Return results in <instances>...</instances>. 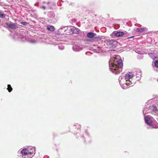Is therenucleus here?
<instances>
[{
  "mask_svg": "<svg viewBox=\"0 0 158 158\" xmlns=\"http://www.w3.org/2000/svg\"><path fill=\"white\" fill-rule=\"evenodd\" d=\"M35 147H30L27 148L21 149L17 152L18 157L21 158H31L35 153Z\"/></svg>",
  "mask_w": 158,
  "mask_h": 158,
  "instance_id": "f257e3e1",
  "label": "nucleus"
},
{
  "mask_svg": "<svg viewBox=\"0 0 158 158\" xmlns=\"http://www.w3.org/2000/svg\"><path fill=\"white\" fill-rule=\"evenodd\" d=\"M115 64L113 63L111 60L109 62V67L110 71L113 73L118 74L122 70L123 64L121 60L119 59L116 62Z\"/></svg>",
  "mask_w": 158,
  "mask_h": 158,
  "instance_id": "f03ea898",
  "label": "nucleus"
},
{
  "mask_svg": "<svg viewBox=\"0 0 158 158\" xmlns=\"http://www.w3.org/2000/svg\"><path fill=\"white\" fill-rule=\"evenodd\" d=\"M146 123L149 126L148 129L158 128V123L150 115L145 116L144 118Z\"/></svg>",
  "mask_w": 158,
  "mask_h": 158,
  "instance_id": "7ed1b4c3",
  "label": "nucleus"
},
{
  "mask_svg": "<svg viewBox=\"0 0 158 158\" xmlns=\"http://www.w3.org/2000/svg\"><path fill=\"white\" fill-rule=\"evenodd\" d=\"M158 111V109L156 106L155 104H146L143 110V113L144 115L149 113L151 112H153L156 113Z\"/></svg>",
  "mask_w": 158,
  "mask_h": 158,
  "instance_id": "20e7f679",
  "label": "nucleus"
},
{
  "mask_svg": "<svg viewBox=\"0 0 158 158\" xmlns=\"http://www.w3.org/2000/svg\"><path fill=\"white\" fill-rule=\"evenodd\" d=\"M134 75L132 72H129L127 74L124 76H121L119 78V81L120 85L126 82L127 81L131 80L132 78Z\"/></svg>",
  "mask_w": 158,
  "mask_h": 158,
  "instance_id": "39448f33",
  "label": "nucleus"
},
{
  "mask_svg": "<svg viewBox=\"0 0 158 158\" xmlns=\"http://www.w3.org/2000/svg\"><path fill=\"white\" fill-rule=\"evenodd\" d=\"M86 36L87 38H89L88 40L92 42L100 40L101 39L100 36H97L95 33L93 32H88Z\"/></svg>",
  "mask_w": 158,
  "mask_h": 158,
  "instance_id": "423d86ee",
  "label": "nucleus"
},
{
  "mask_svg": "<svg viewBox=\"0 0 158 158\" xmlns=\"http://www.w3.org/2000/svg\"><path fill=\"white\" fill-rule=\"evenodd\" d=\"M105 43L106 44L109 48H115L117 45V41L114 40H106Z\"/></svg>",
  "mask_w": 158,
  "mask_h": 158,
  "instance_id": "0eeeda50",
  "label": "nucleus"
},
{
  "mask_svg": "<svg viewBox=\"0 0 158 158\" xmlns=\"http://www.w3.org/2000/svg\"><path fill=\"white\" fill-rule=\"evenodd\" d=\"M83 140L85 142L90 143L91 142V137L90 135L89 132L87 130L85 131L82 137H81Z\"/></svg>",
  "mask_w": 158,
  "mask_h": 158,
  "instance_id": "6e6552de",
  "label": "nucleus"
},
{
  "mask_svg": "<svg viewBox=\"0 0 158 158\" xmlns=\"http://www.w3.org/2000/svg\"><path fill=\"white\" fill-rule=\"evenodd\" d=\"M135 83V81H133V79H131V80L127 81L126 82L120 85L122 88L123 89H126L128 88V86L130 87L133 86Z\"/></svg>",
  "mask_w": 158,
  "mask_h": 158,
  "instance_id": "1a4fd4ad",
  "label": "nucleus"
},
{
  "mask_svg": "<svg viewBox=\"0 0 158 158\" xmlns=\"http://www.w3.org/2000/svg\"><path fill=\"white\" fill-rule=\"evenodd\" d=\"M135 73H133L134 75V76H136V79L138 81L139 80L141 79V78L142 77V72L140 71V69H136V70L135 71Z\"/></svg>",
  "mask_w": 158,
  "mask_h": 158,
  "instance_id": "9d476101",
  "label": "nucleus"
},
{
  "mask_svg": "<svg viewBox=\"0 0 158 158\" xmlns=\"http://www.w3.org/2000/svg\"><path fill=\"white\" fill-rule=\"evenodd\" d=\"M6 24L8 27L13 30L16 29L17 27V23H14L11 22H9L6 23Z\"/></svg>",
  "mask_w": 158,
  "mask_h": 158,
  "instance_id": "9b49d317",
  "label": "nucleus"
},
{
  "mask_svg": "<svg viewBox=\"0 0 158 158\" xmlns=\"http://www.w3.org/2000/svg\"><path fill=\"white\" fill-rule=\"evenodd\" d=\"M69 30H70L73 34H78L80 31L79 29L74 27L69 26Z\"/></svg>",
  "mask_w": 158,
  "mask_h": 158,
  "instance_id": "f8f14e48",
  "label": "nucleus"
},
{
  "mask_svg": "<svg viewBox=\"0 0 158 158\" xmlns=\"http://www.w3.org/2000/svg\"><path fill=\"white\" fill-rule=\"evenodd\" d=\"M124 35V32L120 31H113L112 33V35H114V36L118 37H121Z\"/></svg>",
  "mask_w": 158,
  "mask_h": 158,
  "instance_id": "ddd939ff",
  "label": "nucleus"
},
{
  "mask_svg": "<svg viewBox=\"0 0 158 158\" xmlns=\"http://www.w3.org/2000/svg\"><path fill=\"white\" fill-rule=\"evenodd\" d=\"M23 32L22 33H20L18 34L15 35L14 37L17 38V37L18 39H23L22 40H24L26 39V38L25 37V35L23 34Z\"/></svg>",
  "mask_w": 158,
  "mask_h": 158,
  "instance_id": "4468645a",
  "label": "nucleus"
},
{
  "mask_svg": "<svg viewBox=\"0 0 158 158\" xmlns=\"http://www.w3.org/2000/svg\"><path fill=\"white\" fill-rule=\"evenodd\" d=\"M73 49L75 52H79L81 50V48L79 46L76 45H75L73 46Z\"/></svg>",
  "mask_w": 158,
  "mask_h": 158,
  "instance_id": "2eb2a0df",
  "label": "nucleus"
},
{
  "mask_svg": "<svg viewBox=\"0 0 158 158\" xmlns=\"http://www.w3.org/2000/svg\"><path fill=\"white\" fill-rule=\"evenodd\" d=\"M43 3H46L48 5V7L50 9H51L52 6L56 5L55 3L52 2H44Z\"/></svg>",
  "mask_w": 158,
  "mask_h": 158,
  "instance_id": "dca6fc26",
  "label": "nucleus"
},
{
  "mask_svg": "<svg viewBox=\"0 0 158 158\" xmlns=\"http://www.w3.org/2000/svg\"><path fill=\"white\" fill-rule=\"evenodd\" d=\"M68 29H69V27H68L65 26L63 27H61L58 29V31L60 32L61 30H62L63 32L64 33L66 31H67L68 30H67Z\"/></svg>",
  "mask_w": 158,
  "mask_h": 158,
  "instance_id": "f3484780",
  "label": "nucleus"
},
{
  "mask_svg": "<svg viewBox=\"0 0 158 158\" xmlns=\"http://www.w3.org/2000/svg\"><path fill=\"white\" fill-rule=\"evenodd\" d=\"M149 57L152 59H155L156 58L157 55L156 53H149L148 54Z\"/></svg>",
  "mask_w": 158,
  "mask_h": 158,
  "instance_id": "a211bd4d",
  "label": "nucleus"
},
{
  "mask_svg": "<svg viewBox=\"0 0 158 158\" xmlns=\"http://www.w3.org/2000/svg\"><path fill=\"white\" fill-rule=\"evenodd\" d=\"M47 15L49 18H53L55 16V14L53 12L50 11L48 12Z\"/></svg>",
  "mask_w": 158,
  "mask_h": 158,
  "instance_id": "6ab92c4d",
  "label": "nucleus"
},
{
  "mask_svg": "<svg viewBox=\"0 0 158 158\" xmlns=\"http://www.w3.org/2000/svg\"><path fill=\"white\" fill-rule=\"evenodd\" d=\"M47 29L49 31H53L55 30V28L53 26H48L47 27Z\"/></svg>",
  "mask_w": 158,
  "mask_h": 158,
  "instance_id": "aec40b11",
  "label": "nucleus"
},
{
  "mask_svg": "<svg viewBox=\"0 0 158 158\" xmlns=\"http://www.w3.org/2000/svg\"><path fill=\"white\" fill-rule=\"evenodd\" d=\"M6 16V14H4L3 11L0 10V18H5Z\"/></svg>",
  "mask_w": 158,
  "mask_h": 158,
  "instance_id": "412c9836",
  "label": "nucleus"
},
{
  "mask_svg": "<svg viewBox=\"0 0 158 158\" xmlns=\"http://www.w3.org/2000/svg\"><path fill=\"white\" fill-rule=\"evenodd\" d=\"M73 127L76 129H77V130H79L81 126L78 124H74L73 125Z\"/></svg>",
  "mask_w": 158,
  "mask_h": 158,
  "instance_id": "4be33fe9",
  "label": "nucleus"
},
{
  "mask_svg": "<svg viewBox=\"0 0 158 158\" xmlns=\"http://www.w3.org/2000/svg\"><path fill=\"white\" fill-rule=\"evenodd\" d=\"M146 28H137L136 29V31L137 32H141L143 31Z\"/></svg>",
  "mask_w": 158,
  "mask_h": 158,
  "instance_id": "5701e85b",
  "label": "nucleus"
},
{
  "mask_svg": "<svg viewBox=\"0 0 158 158\" xmlns=\"http://www.w3.org/2000/svg\"><path fill=\"white\" fill-rule=\"evenodd\" d=\"M135 51L136 53L140 54H143V51L139 48L136 49Z\"/></svg>",
  "mask_w": 158,
  "mask_h": 158,
  "instance_id": "b1692460",
  "label": "nucleus"
},
{
  "mask_svg": "<svg viewBox=\"0 0 158 158\" xmlns=\"http://www.w3.org/2000/svg\"><path fill=\"white\" fill-rule=\"evenodd\" d=\"M7 89L8 90V91L9 92H10L12 91V88L11 87L10 85L8 84L7 85Z\"/></svg>",
  "mask_w": 158,
  "mask_h": 158,
  "instance_id": "393cba45",
  "label": "nucleus"
},
{
  "mask_svg": "<svg viewBox=\"0 0 158 158\" xmlns=\"http://www.w3.org/2000/svg\"><path fill=\"white\" fill-rule=\"evenodd\" d=\"M58 47L59 49L61 50H62L64 49V47L63 45L61 44H59L58 46Z\"/></svg>",
  "mask_w": 158,
  "mask_h": 158,
  "instance_id": "a878e982",
  "label": "nucleus"
},
{
  "mask_svg": "<svg viewBox=\"0 0 158 158\" xmlns=\"http://www.w3.org/2000/svg\"><path fill=\"white\" fill-rule=\"evenodd\" d=\"M29 41L30 43L33 44H35L36 43V41L34 39H29Z\"/></svg>",
  "mask_w": 158,
  "mask_h": 158,
  "instance_id": "bb28decb",
  "label": "nucleus"
},
{
  "mask_svg": "<svg viewBox=\"0 0 158 158\" xmlns=\"http://www.w3.org/2000/svg\"><path fill=\"white\" fill-rule=\"evenodd\" d=\"M20 23L21 24H22L25 26H27L29 24L28 23H27L26 22H22Z\"/></svg>",
  "mask_w": 158,
  "mask_h": 158,
  "instance_id": "cd10ccee",
  "label": "nucleus"
},
{
  "mask_svg": "<svg viewBox=\"0 0 158 158\" xmlns=\"http://www.w3.org/2000/svg\"><path fill=\"white\" fill-rule=\"evenodd\" d=\"M155 66L157 68H158V60H156L154 63Z\"/></svg>",
  "mask_w": 158,
  "mask_h": 158,
  "instance_id": "c85d7f7f",
  "label": "nucleus"
},
{
  "mask_svg": "<svg viewBox=\"0 0 158 158\" xmlns=\"http://www.w3.org/2000/svg\"><path fill=\"white\" fill-rule=\"evenodd\" d=\"M61 31L60 32L58 31V33L60 35H64V34H66V33H64L63 32V31L62 30H61Z\"/></svg>",
  "mask_w": 158,
  "mask_h": 158,
  "instance_id": "c756f323",
  "label": "nucleus"
},
{
  "mask_svg": "<svg viewBox=\"0 0 158 158\" xmlns=\"http://www.w3.org/2000/svg\"><path fill=\"white\" fill-rule=\"evenodd\" d=\"M60 40V39H57L56 40L57 42H55V43H56V44H58L59 41Z\"/></svg>",
  "mask_w": 158,
  "mask_h": 158,
  "instance_id": "7c9ffc66",
  "label": "nucleus"
},
{
  "mask_svg": "<svg viewBox=\"0 0 158 158\" xmlns=\"http://www.w3.org/2000/svg\"><path fill=\"white\" fill-rule=\"evenodd\" d=\"M41 8L44 10H45L46 7L45 6H43L41 7Z\"/></svg>",
  "mask_w": 158,
  "mask_h": 158,
  "instance_id": "2f4dec72",
  "label": "nucleus"
},
{
  "mask_svg": "<svg viewBox=\"0 0 158 158\" xmlns=\"http://www.w3.org/2000/svg\"><path fill=\"white\" fill-rule=\"evenodd\" d=\"M4 5V3L2 2H0V6H3Z\"/></svg>",
  "mask_w": 158,
  "mask_h": 158,
  "instance_id": "473e14b6",
  "label": "nucleus"
},
{
  "mask_svg": "<svg viewBox=\"0 0 158 158\" xmlns=\"http://www.w3.org/2000/svg\"><path fill=\"white\" fill-rule=\"evenodd\" d=\"M134 37H135V36H131V37H128V39H131L132 38H133Z\"/></svg>",
  "mask_w": 158,
  "mask_h": 158,
  "instance_id": "72a5a7b5",
  "label": "nucleus"
},
{
  "mask_svg": "<svg viewBox=\"0 0 158 158\" xmlns=\"http://www.w3.org/2000/svg\"><path fill=\"white\" fill-rule=\"evenodd\" d=\"M72 21L73 22H74L75 21V19H73V20H72Z\"/></svg>",
  "mask_w": 158,
  "mask_h": 158,
  "instance_id": "f704fd0d",
  "label": "nucleus"
},
{
  "mask_svg": "<svg viewBox=\"0 0 158 158\" xmlns=\"http://www.w3.org/2000/svg\"><path fill=\"white\" fill-rule=\"evenodd\" d=\"M46 157H48V156H45L44 157V158H45Z\"/></svg>",
  "mask_w": 158,
  "mask_h": 158,
  "instance_id": "c9c22d12",
  "label": "nucleus"
},
{
  "mask_svg": "<svg viewBox=\"0 0 158 158\" xmlns=\"http://www.w3.org/2000/svg\"><path fill=\"white\" fill-rule=\"evenodd\" d=\"M78 135V134L77 133V134H76V136H77Z\"/></svg>",
  "mask_w": 158,
  "mask_h": 158,
  "instance_id": "e433bc0d",
  "label": "nucleus"
}]
</instances>
